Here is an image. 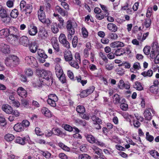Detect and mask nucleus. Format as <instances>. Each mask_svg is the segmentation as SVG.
<instances>
[{
  "label": "nucleus",
  "instance_id": "obj_1",
  "mask_svg": "<svg viewBox=\"0 0 159 159\" xmlns=\"http://www.w3.org/2000/svg\"><path fill=\"white\" fill-rule=\"evenodd\" d=\"M36 72L40 79L42 78L47 81V84L48 85H50L52 84L53 80L51 71L38 69H37Z\"/></svg>",
  "mask_w": 159,
  "mask_h": 159
},
{
  "label": "nucleus",
  "instance_id": "obj_2",
  "mask_svg": "<svg viewBox=\"0 0 159 159\" xmlns=\"http://www.w3.org/2000/svg\"><path fill=\"white\" fill-rule=\"evenodd\" d=\"M77 25L75 21L70 20L67 21L66 27L68 33L67 37L68 39L71 40L72 39L75 33V28Z\"/></svg>",
  "mask_w": 159,
  "mask_h": 159
},
{
  "label": "nucleus",
  "instance_id": "obj_3",
  "mask_svg": "<svg viewBox=\"0 0 159 159\" xmlns=\"http://www.w3.org/2000/svg\"><path fill=\"white\" fill-rule=\"evenodd\" d=\"M5 63L7 67L13 68L20 64V61L17 56L12 55L9 56L6 58Z\"/></svg>",
  "mask_w": 159,
  "mask_h": 159
},
{
  "label": "nucleus",
  "instance_id": "obj_4",
  "mask_svg": "<svg viewBox=\"0 0 159 159\" xmlns=\"http://www.w3.org/2000/svg\"><path fill=\"white\" fill-rule=\"evenodd\" d=\"M43 8L40 7L39 10L38 11V18L39 20L43 24H45L48 26H49L51 23L50 20L46 18Z\"/></svg>",
  "mask_w": 159,
  "mask_h": 159
},
{
  "label": "nucleus",
  "instance_id": "obj_5",
  "mask_svg": "<svg viewBox=\"0 0 159 159\" xmlns=\"http://www.w3.org/2000/svg\"><path fill=\"white\" fill-rule=\"evenodd\" d=\"M59 42L67 48H70V43L66 39V37L64 34H61L59 37Z\"/></svg>",
  "mask_w": 159,
  "mask_h": 159
},
{
  "label": "nucleus",
  "instance_id": "obj_6",
  "mask_svg": "<svg viewBox=\"0 0 159 159\" xmlns=\"http://www.w3.org/2000/svg\"><path fill=\"white\" fill-rule=\"evenodd\" d=\"M28 64L30 65L33 67H37L38 66V63L35 58L33 57H27L25 58Z\"/></svg>",
  "mask_w": 159,
  "mask_h": 159
},
{
  "label": "nucleus",
  "instance_id": "obj_7",
  "mask_svg": "<svg viewBox=\"0 0 159 159\" xmlns=\"http://www.w3.org/2000/svg\"><path fill=\"white\" fill-rule=\"evenodd\" d=\"M29 139H30V137L28 135L22 137L17 136L15 142L20 145H24L26 144V141H28Z\"/></svg>",
  "mask_w": 159,
  "mask_h": 159
},
{
  "label": "nucleus",
  "instance_id": "obj_8",
  "mask_svg": "<svg viewBox=\"0 0 159 159\" xmlns=\"http://www.w3.org/2000/svg\"><path fill=\"white\" fill-rule=\"evenodd\" d=\"M91 119L94 122L93 124L94 125V127L97 129H100L101 127L100 124L101 123V120L98 117L95 115H93L92 116Z\"/></svg>",
  "mask_w": 159,
  "mask_h": 159
},
{
  "label": "nucleus",
  "instance_id": "obj_9",
  "mask_svg": "<svg viewBox=\"0 0 159 159\" xmlns=\"http://www.w3.org/2000/svg\"><path fill=\"white\" fill-rule=\"evenodd\" d=\"M0 51L5 54H9L11 51L10 46L7 44L1 43L0 44Z\"/></svg>",
  "mask_w": 159,
  "mask_h": 159
},
{
  "label": "nucleus",
  "instance_id": "obj_10",
  "mask_svg": "<svg viewBox=\"0 0 159 159\" xmlns=\"http://www.w3.org/2000/svg\"><path fill=\"white\" fill-rule=\"evenodd\" d=\"M17 93L20 97L25 98L27 95V91L21 87H19L17 89Z\"/></svg>",
  "mask_w": 159,
  "mask_h": 159
},
{
  "label": "nucleus",
  "instance_id": "obj_11",
  "mask_svg": "<svg viewBox=\"0 0 159 159\" xmlns=\"http://www.w3.org/2000/svg\"><path fill=\"white\" fill-rule=\"evenodd\" d=\"M52 44L56 53L59 52L60 51L59 44L57 40L54 38L52 39L51 41Z\"/></svg>",
  "mask_w": 159,
  "mask_h": 159
},
{
  "label": "nucleus",
  "instance_id": "obj_12",
  "mask_svg": "<svg viewBox=\"0 0 159 159\" xmlns=\"http://www.w3.org/2000/svg\"><path fill=\"white\" fill-rule=\"evenodd\" d=\"M19 43L21 45L27 47L29 45L30 41L27 37L23 36L20 38Z\"/></svg>",
  "mask_w": 159,
  "mask_h": 159
},
{
  "label": "nucleus",
  "instance_id": "obj_13",
  "mask_svg": "<svg viewBox=\"0 0 159 159\" xmlns=\"http://www.w3.org/2000/svg\"><path fill=\"white\" fill-rule=\"evenodd\" d=\"M10 30V32L11 33V34L10 35V38H11V37H13L15 39L14 40L17 39L19 38V36H18V30L15 28L13 27L11 28Z\"/></svg>",
  "mask_w": 159,
  "mask_h": 159
},
{
  "label": "nucleus",
  "instance_id": "obj_14",
  "mask_svg": "<svg viewBox=\"0 0 159 159\" xmlns=\"http://www.w3.org/2000/svg\"><path fill=\"white\" fill-rule=\"evenodd\" d=\"M10 34L9 30L7 29H3L0 30V38H3L8 36V38H10Z\"/></svg>",
  "mask_w": 159,
  "mask_h": 159
},
{
  "label": "nucleus",
  "instance_id": "obj_15",
  "mask_svg": "<svg viewBox=\"0 0 159 159\" xmlns=\"http://www.w3.org/2000/svg\"><path fill=\"white\" fill-rule=\"evenodd\" d=\"M32 6L31 4H27L22 12L24 13L26 16H28L32 12Z\"/></svg>",
  "mask_w": 159,
  "mask_h": 159
},
{
  "label": "nucleus",
  "instance_id": "obj_16",
  "mask_svg": "<svg viewBox=\"0 0 159 159\" xmlns=\"http://www.w3.org/2000/svg\"><path fill=\"white\" fill-rule=\"evenodd\" d=\"M2 109L3 111L7 114H11L13 112L12 107L8 104L3 105L2 107Z\"/></svg>",
  "mask_w": 159,
  "mask_h": 159
},
{
  "label": "nucleus",
  "instance_id": "obj_17",
  "mask_svg": "<svg viewBox=\"0 0 159 159\" xmlns=\"http://www.w3.org/2000/svg\"><path fill=\"white\" fill-rule=\"evenodd\" d=\"M110 46L113 48L123 47L125 46V43L120 41H115L112 43Z\"/></svg>",
  "mask_w": 159,
  "mask_h": 159
},
{
  "label": "nucleus",
  "instance_id": "obj_18",
  "mask_svg": "<svg viewBox=\"0 0 159 159\" xmlns=\"http://www.w3.org/2000/svg\"><path fill=\"white\" fill-rule=\"evenodd\" d=\"M55 72L57 77L64 74L61 67L58 64H57L55 67Z\"/></svg>",
  "mask_w": 159,
  "mask_h": 159
},
{
  "label": "nucleus",
  "instance_id": "obj_19",
  "mask_svg": "<svg viewBox=\"0 0 159 159\" xmlns=\"http://www.w3.org/2000/svg\"><path fill=\"white\" fill-rule=\"evenodd\" d=\"M38 32L37 27L34 25L30 26L28 29L29 34L31 35L34 36L36 35Z\"/></svg>",
  "mask_w": 159,
  "mask_h": 159
},
{
  "label": "nucleus",
  "instance_id": "obj_20",
  "mask_svg": "<svg viewBox=\"0 0 159 159\" xmlns=\"http://www.w3.org/2000/svg\"><path fill=\"white\" fill-rule=\"evenodd\" d=\"M64 57L66 61L70 62L73 59L71 52L69 51L65 52L64 54Z\"/></svg>",
  "mask_w": 159,
  "mask_h": 159
},
{
  "label": "nucleus",
  "instance_id": "obj_21",
  "mask_svg": "<svg viewBox=\"0 0 159 159\" xmlns=\"http://www.w3.org/2000/svg\"><path fill=\"white\" fill-rule=\"evenodd\" d=\"M29 48L30 51L32 53H35L37 49V45L36 43L34 42L29 44Z\"/></svg>",
  "mask_w": 159,
  "mask_h": 159
},
{
  "label": "nucleus",
  "instance_id": "obj_22",
  "mask_svg": "<svg viewBox=\"0 0 159 159\" xmlns=\"http://www.w3.org/2000/svg\"><path fill=\"white\" fill-rule=\"evenodd\" d=\"M42 113L46 116L48 117H51L52 116V114L50 110L46 107H43L42 109Z\"/></svg>",
  "mask_w": 159,
  "mask_h": 159
},
{
  "label": "nucleus",
  "instance_id": "obj_23",
  "mask_svg": "<svg viewBox=\"0 0 159 159\" xmlns=\"http://www.w3.org/2000/svg\"><path fill=\"white\" fill-rule=\"evenodd\" d=\"M56 10L60 13L62 16H67L68 12L63 10L58 6H57L55 7Z\"/></svg>",
  "mask_w": 159,
  "mask_h": 159
},
{
  "label": "nucleus",
  "instance_id": "obj_24",
  "mask_svg": "<svg viewBox=\"0 0 159 159\" xmlns=\"http://www.w3.org/2000/svg\"><path fill=\"white\" fill-rule=\"evenodd\" d=\"M14 130L16 132H21L24 131L25 129L24 126H23L21 123H17L14 126Z\"/></svg>",
  "mask_w": 159,
  "mask_h": 159
},
{
  "label": "nucleus",
  "instance_id": "obj_25",
  "mask_svg": "<svg viewBox=\"0 0 159 159\" xmlns=\"http://www.w3.org/2000/svg\"><path fill=\"white\" fill-rule=\"evenodd\" d=\"M145 119L148 120H150L152 119V115L149 108L146 109L143 113Z\"/></svg>",
  "mask_w": 159,
  "mask_h": 159
},
{
  "label": "nucleus",
  "instance_id": "obj_26",
  "mask_svg": "<svg viewBox=\"0 0 159 159\" xmlns=\"http://www.w3.org/2000/svg\"><path fill=\"white\" fill-rule=\"evenodd\" d=\"M107 28L109 30L114 32L117 30V27L116 25L112 23H108L107 25Z\"/></svg>",
  "mask_w": 159,
  "mask_h": 159
},
{
  "label": "nucleus",
  "instance_id": "obj_27",
  "mask_svg": "<svg viewBox=\"0 0 159 159\" xmlns=\"http://www.w3.org/2000/svg\"><path fill=\"white\" fill-rule=\"evenodd\" d=\"M85 137L87 141L90 143H95L97 139H96L91 134H86L85 135Z\"/></svg>",
  "mask_w": 159,
  "mask_h": 159
},
{
  "label": "nucleus",
  "instance_id": "obj_28",
  "mask_svg": "<svg viewBox=\"0 0 159 159\" xmlns=\"http://www.w3.org/2000/svg\"><path fill=\"white\" fill-rule=\"evenodd\" d=\"M126 53L125 51L123 48H118L115 52V55L116 56H123Z\"/></svg>",
  "mask_w": 159,
  "mask_h": 159
},
{
  "label": "nucleus",
  "instance_id": "obj_29",
  "mask_svg": "<svg viewBox=\"0 0 159 159\" xmlns=\"http://www.w3.org/2000/svg\"><path fill=\"white\" fill-rule=\"evenodd\" d=\"M48 35L47 32L45 30H40L39 32V36L42 39H45Z\"/></svg>",
  "mask_w": 159,
  "mask_h": 159
},
{
  "label": "nucleus",
  "instance_id": "obj_30",
  "mask_svg": "<svg viewBox=\"0 0 159 159\" xmlns=\"http://www.w3.org/2000/svg\"><path fill=\"white\" fill-rule=\"evenodd\" d=\"M134 87L139 91H141L143 89V87L141 84L138 82L136 81L134 85Z\"/></svg>",
  "mask_w": 159,
  "mask_h": 159
},
{
  "label": "nucleus",
  "instance_id": "obj_31",
  "mask_svg": "<svg viewBox=\"0 0 159 159\" xmlns=\"http://www.w3.org/2000/svg\"><path fill=\"white\" fill-rule=\"evenodd\" d=\"M7 16V14L6 10L2 6H0V16L2 18Z\"/></svg>",
  "mask_w": 159,
  "mask_h": 159
},
{
  "label": "nucleus",
  "instance_id": "obj_32",
  "mask_svg": "<svg viewBox=\"0 0 159 159\" xmlns=\"http://www.w3.org/2000/svg\"><path fill=\"white\" fill-rule=\"evenodd\" d=\"M154 85H152L150 88V91L154 93H157L156 90H154L153 88L155 86L159 84V82L157 80H155L153 82Z\"/></svg>",
  "mask_w": 159,
  "mask_h": 159
},
{
  "label": "nucleus",
  "instance_id": "obj_33",
  "mask_svg": "<svg viewBox=\"0 0 159 159\" xmlns=\"http://www.w3.org/2000/svg\"><path fill=\"white\" fill-rule=\"evenodd\" d=\"M152 50L156 51L157 52H159V46L157 42L156 41L153 42L151 46Z\"/></svg>",
  "mask_w": 159,
  "mask_h": 159
},
{
  "label": "nucleus",
  "instance_id": "obj_34",
  "mask_svg": "<svg viewBox=\"0 0 159 159\" xmlns=\"http://www.w3.org/2000/svg\"><path fill=\"white\" fill-rule=\"evenodd\" d=\"M78 62L74 60H71L69 62V64L71 66L76 69H78L79 68Z\"/></svg>",
  "mask_w": 159,
  "mask_h": 159
},
{
  "label": "nucleus",
  "instance_id": "obj_35",
  "mask_svg": "<svg viewBox=\"0 0 159 159\" xmlns=\"http://www.w3.org/2000/svg\"><path fill=\"white\" fill-rule=\"evenodd\" d=\"M153 71L151 70H148L147 71H144L142 72L141 74V75L144 77H151L153 74Z\"/></svg>",
  "mask_w": 159,
  "mask_h": 159
},
{
  "label": "nucleus",
  "instance_id": "obj_36",
  "mask_svg": "<svg viewBox=\"0 0 159 159\" xmlns=\"http://www.w3.org/2000/svg\"><path fill=\"white\" fill-rule=\"evenodd\" d=\"M52 131L53 134L57 136H59L62 134V132L60 129L58 128H53Z\"/></svg>",
  "mask_w": 159,
  "mask_h": 159
},
{
  "label": "nucleus",
  "instance_id": "obj_37",
  "mask_svg": "<svg viewBox=\"0 0 159 159\" xmlns=\"http://www.w3.org/2000/svg\"><path fill=\"white\" fill-rule=\"evenodd\" d=\"M113 102L115 104H118L120 103V98L119 95L117 94H115L113 97Z\"/></svg>",
  "mask_w": 159,
  "mask_h": 159
},
{
  "label": "nucleus",
  "instance_id": "obj_38",
  "mask_svg": "<svg viewBox=\"0 0 159 159\" xmlns=\"http://www.w3.org/2000/svg\"><path fill=\"white\" fill-rule=\"evenodd\" d=\"M151 22L152 21L150 19L147 18L145 19L143 25L146 28H148L150 26Z\"/></svg>",
  "mask_w": 159,
  "mask_h": 159
},
{
  "label": "nucleus",
  "instance_id": "obj_39",
  "mask_svg": "<svg viewBox=\"0 0 159 159\" xmlns=\"http://www.w3.org/2000/svg\"><path fill=\"white\" fill-rule=\"evenodd\" d=\"M77 111L80 113H84L85 111V108L83 106L79 105L76 108Z\"/></svg>",
  "mask_w": 159,
  "mask_h": 159
},
{
  "label": "nucleus",
  "instance_id": "obj_40",
  "mask_svg": "<svg viewBox=\"0 0 159 159\" xmlns=\"http://www.w3.org/2000/svg\"><path fill=\"white\" fill-rule=\"evenodd\" d=\"M78 158L79 159H91V157L87 154L83 153L79 155Z\"/></svg>",
  "mask_w": 159,
  "mask_h": 159
},
{
  "label": "nucleus",
  "instance_id": "obj_41",
  "mask_svg": "<svg viewBox=\"0 0 159 159\" xmlns=\"http://www.w3.org/2000/svg\"><path fill=\"white\" fill-rule=\"evenodd\" d=\"M92 148L95 154H97L100 156H101V150L100 148L97 147L95 146H93Z\"/></svg>",
  "mask_w": 159,
  "mask_h": 159
},
{
  "label": "nucleus",
  "instance_id": "obj_42",
  "mask_svg": "<svg viewBox=\"0 0 159 159\" xmlns=\"http://www.w3.org/2000/svg\"><path fill=\"white\" fill-rule=\"evenodd\" d=\"M15 138L14 136L11 134H7L5 136V139L7 141H12Z\"/></svg>",
  "mask_w": 159,
  "mask_h": 159
},
{
  "label": "nucleus",
  "instance_id": "obj_43",
  "mask_svg": "<svg viewBox=\"0 0 159 159\" xmlns=\"http://www.w3.org/2000/svg\"><path fill=\"white\" fill-rule=\"evenodd\" d=\"M10 15L13 18H16L18 15V12L17 9H14L11 13Z\"/></svg>",
  "mask_w": 159,
  "mask_h": 159
},
{
  "label": "nucleus",
  "instance_id": "obj_44",
  "mask_svg": "<svg viewBox=\"0 0 159 159\" xmlns=\"http://www.w3.org/2000/svg\"><path fill=\"white\" fill-rule=\"evenodd\" d=\"M57 20L59 22V23L58 24V27L60 28H61L63 26L64 23V20L61 17H59Z\"/></svg>",
  "mask_w": 159,
  "mask_h": 159
},
{
  "label": "nucleus",
  "instance_id": "obj_45",
  "mask_svg": "<svg viewBox=\"0 0 159 159\" xmlns=\"http://www.w3.org/2000/svg\"><path fill=\"white\" fill-rule=\"evenodd\" d=\"M48 99L57 102L58 100V98L57 96L55 94H49L48 96Z\"/></svg>",
  "mask_w": 159,
  "mask_h": 159
},
{
  "label": "nucleus",
  "instance_id": "obj_46",
  "mask_svg": "<svg viewBox=\"0 0 159 159\" xmlns=\"http://www.w3.org/2000/svg\"><path fill=\"white\" fill-rule=\"evenodd\" d=\"M52 32L54 33H57L58 32V29L56 23L52 24Z\"/></svg>",
  "mask_w": 159,
  "mask_h": 159
},
{
  "label": "nucleus",
  "instance_id": "obj_47",
  "mask_svg": "<svg viewBox=\"0 0 159 159\" xmlns=\"http://www.w3.org/2000/svg\"><path fill=\"white\" fill-rule=\"evenodd\" d=\"M105 16V13L103 14L102 12L96 14L95 15L96 18L99 20H101L103 19Z\"/></svg>",
  "mask_w": 159,
  "mask_h": 159
},
{
  "label": "nucleus",
  "instance_id": "obj_48",
  "mask_svg": "<svg viewBox=\"0 0 159 159\" xmlns=\"http://www.w3.org/2000/svg\"><path fill=\"white\" fill-rule=\"evenodd\" d=\"M107 37L112 39L115 40L118 38V35L116 33H110L108 35Z\"/></svg>",
  "mask_w": 159,
  "mask_h": 159
},
{
  "label": "nucleus",
  "instance_id": "obj_49",
  "mask_svg": "<svg viewBox=\"0 0 159 159\" xmlns=\"http://www.w3.org/2000/svg\"><path fill=\"white\" fill-rule=\"evenodd\" d=\"M58 145L60 148L66 151H69L70 150V148L62 143L60 142L58 144Z\"/></svg>",
  "mask_w": 159,
  "mask_h": 159
},
{
  "label": "nucleus",
  "instance_id": "obj_50",
  "mask_svg": "<svg viewBox=\"0 0 159 159\" xmlns=\"http://www.w3.org/2000/svg\"><path fill=\"white\" fill-rule=\"evenodd\" d=\"M29 105V101H28L24 100L21 101V106L24 107L28 108Z\"/></svg>",
  "mask_w": 159,
  "mask_h": 159
},
{
  "label": "nucleus",
  "instance_id": "obj_51",
  "mask_svg": "<svg viewBox=\"0 0 159 159\" xmlns=\"http://www.w3.org/2000/svg\"><path fill=\"white\" fill-rule=\"evenodd\" d=\"M146 139L150 142L152 141L154 139L153 136L150 135L148 132H147L146 134Z\"/></svg>",
  "mask_w": 159,
  "mask_h": 159
},
{
  "label": "nucleus",
  "instance_id": "obj_52",
  "mask_svg": "<svg viewBox=\"0 0 159 159\" xmlns=\"http://www.w3.org/2000/svg\"><path fill=\"white\" fill-rule=\"evenodd\" d=\"M116 71L117 74L121 75L124 73V70L121 67H119L116 69Z\"/></svg>",
  "mask_w": 159,
  "mask_h": 159
},
{
  "label": "nucleus",
  "instance_id": "obj_53",
  "mask_svg": "<svg viewBox=\"0 0 159 159\" xmlns=\"http://www.w3.org/2000/svg\"><path fill=\"white\" fill-rule=\"evenodd\" d=\"M42 154L46 158H50L51 154L48 151H41Z\"/></svg>",
  "mask_w": 159,
  "mask_h": 159
},
{
  "label": "nucleus",
  "instance_id": "obj_54",
  "mask_svg": "<svg viewBox=\"0 0 159 159\" xmlns=\"http://www.w3.org/2000/svg\"><path fill=\"white\" fill-rule=\"evenodd\" d=\"M150 153L152 157L157 158L159 157V153L155 150H152L150 152Z\"/></svg>",
  "mask_w": 159,
  "mask_h": 159
},
{
  "label": "nucleus",
  "instance_id": "obj_55",
  "mask_svg": "<svg viewBox=\"0 0 159 159\" xmlns=\"http://www.w3.org/2000/svg\"><path fill=\"white\" fill-rule=\"evenodd\" d=\"M40 50H39V51H38V53L39 55L41 57V59H46L47 58L48 56L47 55L44 53V52L43 51H42V52H40Z\"/></svg>",
  "mask_w": 159,
  "mask_h": 159
},
{
  "label": "nucleus",
  "instance_id": "obj_56",
  "mask_svg": "<svg viewBox=\"0 0 159 159\" xmlns=\"http://www.w3.org/2000/svg\"><path fill=\"white\" fill-rule=\"evenodd\" d=\"M100 6L102 9L104 11V13H105V16H108L109 15V13H108V10L107 7L106 6L102 5H101Z\"/></svg>",
  "mask_w": 159,
  "mask_h": 159
},
{
  "label": "nucleus",
  "instance_id": "obj_57",
  "mask_svg": "<svg viewBox=\"0 0 159 159\" xmlns=\"http://www.w3.org/2000/svg\"><path fill=\"white\" fill-rule=\"evenodd\" d=\"M47 102L49 105L52 107H55L56 106V101L48 99L47 100Z\"/></svg>",
  "mask_w": 159,
  "mask_h": 159
},
{
  "label": "nucleus",
  "instance_id": "obj_58",
  "mask_svg": "<svg viewBox=\"0 0 159 159\" xmlns=\"http://www.w3.org/2000/svg\"><path fill=\"white\" fill-rule=\"evenodd\" d=\"M151 48L149 46L145 47L143 49V51L145 54L148 55L149 54L150 52Z\"/></svg>",
  "mask_w": 159,
  "mask_h": 159
},
{
  "label": "nucleus",
  "instance_id": "obj_59",
  "mask_svg": "<svg viewBox=\"0 0 159 159\" xmlns=\"http://www.w3.org/2000/svg\"><path fill=\"white\" fill-rule=\"evenodd\" d=\"M78 43V38L76 36H75L72 41V44L73 47L74 48H75L77 45Z\"/></svg>",
  "mask_w": 159,
  "mask_h": 159
},
{
  "label": "nucleus",
  "instance_id": "obj_60",
  "mask_svg": "<svg viewBox=\"0 0 159 159\" xmlns=\"http://www.w3.org/2000/svg\"><path fill=\"white\" fill-rule=\"evenodd\" d=\"M95 143H96L97 145L101 147L106 148L107 146L106 144H105L103 142L99 141L97 140Z\"/></svg>",
  "mask_w": 159,
  "mask_h": 159
},
{
  "label": "nucleus",
  "instance_id": "obj_61",
  "mask_svg": "<svg viewBox=\"0 0 159 159\" xmlns=\"http://www.w3.org/2000/svg\"><path fill=\"white\" fill-rule=\"evenodd\" d=\"M82 33L83 37L84 38H87L88 36V32L84 27H83L82 28Z\"/></svg>",
  "mask_w": 159,
  "mask_h": 159
},
{
  "label": "nucleus",
  "instance_id": "obj_62",
  "mask_svg": "<svg viewBox=\"0 0 159 159\" xmlns=\"http://www.w3.org/2000/svg\"><path fill=\"white\" fill-rule=\"evenodd\" d=\"M26 2L25 1L22 0L21 1L20 6V10L22 11L24 9L25 6H26Z\"/></svg>",
  "mask_w": 159,
  "mask_h": 159
},
{
  "label": "nucleus",
  "instance_id": "obj_63",
  "mask_svg": "<svg viewBox=\"0 0 159 159\" xmlns=\"http://www.w3.org/2000/svg\"><path fill=\"white\" fill-rule=\"evenodd\" d=\"M21 123L23 126H24V128H25V127L27 128L30 125V122L27 120H23Z\"/></svg>",
  "mask_w": 159,
  "mask_h": 159
},
{
  "label": "nucleus",
  "instance_id": "obj_64",
  "mask_svg": "<svg viewBox=\"0 0 159 159\" xmlns=\"http://www.w3.org/2000/svg\"><path fill=\"white\" fill-rule=\"evenodd\" d=\"M120 107L121 109L124 111H126L128 108V105L125 103L121 104Z\"/></svg>",
  "mask_w": 159,
  "mask_h": 159
}]
</instances>
